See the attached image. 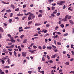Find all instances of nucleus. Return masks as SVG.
Listing matches in <instances>:
<instances>
[{
	"label": "nucleus",
	"mask_w": 74,
	"mask_h": 74,
	"mask_svg": "<svg viewBox=\"0 0 74 74\" xmlns=\"http://www.w3.org/2000/svg\"><path fill=\"white\" fill-rule=\"evenodd\" d=\"M17 40L19 42H21V41H20V39H17Z\"/></svg>",
	"instance_id": "864d4df0"
},
{
	"label": "nucleus",
	"mask_w": 74,
	"mask_h": 74,
	"mask_svg": "<svg viewBox=\"0 0 74 74\" xmlns=\"http://www.w3.org/2000/svg\"><path fill=\"white\" fill-rule=\"evenodd\" d=\"M41 25V24L40 23H36L35 25V26H40V25Z\"/></svg>",
	"instance_id": "39448f33"
},
{
	"label": "nucleus",
	"mask_w": 74,
	"mask_h": 74,
	"mask_svg": "<svg viewBox=\"0 0 74 74\" xmlns=\"http://www.w3.org/2000/svg\"><path fill=\"white\" fill-rule=\"evenodd\" d=\"M51 5H53V6H55V5H56V4H55V3H52Z\"/></svg>",
	"instance_id": "c85d7f7f"
},
{
	"label": "nucleus",
	"mask_w": 74,
	"mask_h": 74,
	"mask_svg": "<svg viewBox=\"0 0 74 74\" xmlns=\"http://www.w3.org/2000/svg\"><path fill=\"white\" fill-rule=\"evenodd\" d=\"M29 52H31V53H34V51L32 50H29Z\"/></svg>",
	"instance_id": "bb28decb"
},
{
	"label": "nucleus",
	"mask_w": 74,
	"mask_h": 74,
	"mask_svg": "<svg viewBox=\"0 0 74 74\" xmlns=\"http://www.w3.org/2000/svg\"><path fill=\"white\" fill-rule=\"evenodd\" d=\"M10 58H8L7 60V62L9 64H10Z\"/></svg>",
	"instance_id": "412c9836"
},
{
	"label": "nucleus",
	"mask_w": 74,
	"mask_h": 74,
	"mask_svg": "<svg viewBox=\"0 0 74 74\" xmlns=\"http://www.w3.org/2000/svg\"><path fill=\"white\" fill-rule=\"evenodd\" d=\"M5 51H6V49H4L3 50V52H5Z\"/></svg>",
	"instance_id": "603ef678"
},
{
	"label": "nucleus",
	"mask_w": 74,
	"mask_h": 74,
	"mask_svg": "<svg viewBox=\"0 0 74 74\" xmlns=\"http://www.w3.org/2000/svg\"><path fill=\"white\" fill-rule=\"evenodd\" d=\"M58 55L57 54H56L55 55L52 56L51 57V58H55L56 56H58Z\"/></svg>",
	"instance_id": "7ed1b4c3"
},
{
	"label": "nucleus",
	"mask_w": 74,
	"mask_h": 74,
	"mask_svg": "<svg viewBox=\"0 0 74 74\" xmlns=\"http://www.w3.org/2000/svg\"><path fill=\"white\" fill-rule=\"evenodd\" d=\"M14 55L15 56H16V52L15 51H14Z\"/></svg>",
	"instance_id": "49530a36"
},
{
	"label": "nucleus",
	"mask_w": 74,
	"mask_h": 74,
	"mask_svg": "<svg viewBox=\"0 0 74 74\" xmlns=\"http://www.w3.org/2000/svg\"><path fill=\"white\" fill-rule=\"evenodd\" d=\"M34 36L35 37H37V36H38V34H35L34 35Z\"/></svg>",
	"instance_id": "393cba45"
},
{
	"label": "nucleus",
	"mask_w": 74,
	"mask_h": 74,
	"mask_svg": "<svg viewBox=\"0 0 74 74\" xmlns=\"http://www.w3.org/2000/svg\"><path fill=\"white\" fill-rule=\"evenodd\" d=\"M27 41V39H25L23 42V43H26Z\"/></svg>",
	"instance_id": "f3484780"
},
{
	"label": "nucleus",
	"mask_w": 74,
	"mask_h": 74,
	"mask_svg": "<svg viewBox=\"0 0 74 74\" xmlns=\"http://www.w3.org/2000/svg\"><path fill=\"white\" fill-rule=\"evenodd\" d=\"M41 73L42 74H44V71H41Z\"/></svg>",
	"instance_id": "3c124183"
},
{
	"label": "nucleus",
	"mask_w": 74,
	"mask_h": 74,
	"mask_svg": "<svg viewBox=\"0 0 74 74\" xmlns=\"http://www.w3.org/2000/svg\"><path fill=\"white\" fill-rule=\"evenodd\" d=\"M12 21V19H10L9 20V22L10 23H11Z\"/></svg>",
	"instance_id": "2f4dec72"
},
{
	"label": "nucleus",
	"mask_w": 74,
	"mask_h": 74,
	"mask_svg": "<svg viewBox=\"0 0 74 74\" xmlns=\"http://www.w3.org/2000/svg\"><path fill=\"white\" fill-rule=\"evenodd\" d=\"M28 73H29V74H32V71H28Z\"/></svg>",
	"instance_id": "f704fd0d"
},
{
	"label": "nucleus",
	"mask_w": 74,
	"mask_h": 74,
	"mask_svg": "<svg viewBox=\"0 0 74 74\" xmlns=\"http://www.w3.org/2000/svg\"><path fill=\"white\" fill-rule=\"evenodd\" d=\"M47 49H50V50H51V49H52V47L51 46H49V47L47 46Z\"/></svg>",
	"instance_id": "1a4fd4ad"
},
{
	"label": "nucleus",
	"mask_w": 74,
	"mask_h": 74,
	"mask_svg": "<svg viewBox=\"0 0 74 74\" xmlns=\"http://www.w3.org/2000/svg\"><path fill=\"white\" fill-rule=\"evenodd\" d=\"M69 17V15H67L66 16H65L64 18H63L62 19V21H64V22H67V18Z\"/></svg>",
	"instance_id": "f257e3e1"
},
{
	"label": "nucleus",
	"mask_w": 74,
	"mask_h": 74,
	"mask_svg": "<svg viewBox=\"0 0 74 74\" xmlns=\"http://www.w3.org/2000/svg\"><path fill=\"white\" fill-rule=\"evenodd\" d=\"M66 64V65H69V62H66L65 63Z\"/></svg>",
	"instance_id": "09e8293b"
},
{
	"label": "nucleus",
	"mask_w": 74,
	"mask_h": 74,
	"mask_svg": "<svg viewBox=\"0 0 74 74\" xmlns=\"http://www.w3.org/2000/svg\"><path fill=\"white\" fill-rule=\"evenodd\" d=\"M44 60H45V58H44V57H43L42 58V61H44Z\"/></svg>",
	"instance_id": "e2e57ef3"
},
{
	"label": "nucleus",
	"mask_w": 74,
	"mask_h": 74,
	"mask_svg": "<svg viewBox=\"0 0 74 74\" xmlns=\"http://www.w3.org/2000/svg\"><path fill=\"white\" fill-rule=\"evenodd\" d=\"M49 24H47L46 25V27H49Z\"/></svg>",
	"instance_id": "bf43d9fd"
},
{
	"label": "nucleus",
	"mask_w": 74,
	"mask_h": 74,
	"mask_svg": "<svg viewBox=\"0 0 74 74\" xmlns=\"http://www.w3.org/2000/svg\"><path fill=\"white\" fill-rule=\"evenodd\" d=\"M12 15H13V14L11 13L10 15V17H12Z\"/></svg>",
	"instance_id": "0e129e2a"
},
{
	"label": "nucleus",
	"mask_w": 74,
	"mask_h": 74,
	"mask_svg": "<svg viewBox=\"0 0 74 74\" xmlns=\"http://www.w3.org/2000/svg\"><path fill=\"white\" fill-rule=\"evenodd\" d=\"M60 26L61 27H62V28L64 27V25L63 24H61L60 25Z\"/></svg>",
	"instance_id": "7c9ffc66"
},
{
	"label": "nucleus",
	"mask_w": 74,
	"mask_h": 74,
	"mask_svg": "<svg viewBox=\"0 0 74 74\" xmlns=\"http://www.w3.org/2000/svg\"><path fill=\"white\" fill-rule=\"evenodd\" d=\"M67 56H68V58H70V56L68 54H67Z\"/></svg>",
	"instance_id": "5fc2aeb1"
},
{
	"label": "nucleus",
	"mask_w": 74,
	"mask_h": 74,
	"mask_svg": "<svg viewBox=\"0 0 74 74\" xmlns=\"http://www.w3.org/2000/svg\"><path fill=\"white\" fill-rule=\"evenodd\" d=\"M41 69V67H38V70H40V69Z\"/></svg>",
	"instance_id": "052dcab7"
},
{
	"label": "nucleus",
	"mask_w": 74,
	"mask_h": 74,
	"mask_svg": "<svg viewBox=\"0 0 74 74\" xmlns=\"http://www.w3.org/2000/svg\"><path fill=\"white\" fill-rule=\"evenodd\" d=\"M51 16H53V17H54V16H55V15H54V14L53 13H52V14H51Z\"/></svg>",
	"instance_id": "13d9d810"
},
{
	"label": "nucleus",
	"mask_w": 74,
	"mask_h": 74,
	"mask_svg": "<svg viewBox=\"0 0 74 74\" xmlns=\"http://www.w3.org/2000/svg\"><path fill=\"white\" fill-rule=\"evenodd\" d=\"M69 22L71 24V25H73L74 23H73V21L71 20H70L69 21Z\"/></svg>",
	"instance_id": "423d86ee"
},
{
	"label": "nucleus",
	"mask_w": 74,
	"mask_h": 74,
	"mask_svg": "<svg viewBox=\"0 0 74 74\" xmlns=\"http://www.w3.org/2000/svg\"><path fill=\"white\" fill-rule=\"evenodd\" d=\"M38 49H42V47H41V46H38Z\"/></svg>",
	"instance_id": "72a5a7b5"
},
{
	"label": "nucleus",
	"mask_w": 74,
	"mask_h": 74,
	"mask_svg": "<svg viewBox=\"0 0 74 74\" xmlns=\"http://www.w3.org/2000/svg\"><path fill=\"white\" fill-rule=\"evenodd\" d=\"M57 44L59 45H61V43L60 42H57Z\"/></svg>",
	"instance_id": "de8ad7c7"
},
{
	"label": "nucleus",
	"mask_w": 74,
	"mask_h": 74,
	"mask_svg": "<svg viewBox=\"0 0 74 74\" xmlns=\"http://www.w3.org/2000/svg\"><path fill=\"white\" fill-rule=\"evenodd\" d=\"M9 53H10V55L11 56H12V52H11V51H9Z\"/></svg>",
	"instance_id": "473e14b6"
},
{
	"label": "nucleus",
	"mask_w": 74,
	"mask_h": 74,
	"mask_svg": "<svg viewBox=\"0 0 74 74\" xmlns=\"http://www.w3.org/2000/svg\"><path fill=\"white\" fill-rule=\"evenodd\" d=\"M8 36L9 37H11V35L10 34H8Z\"/></svg>",
	"instance_id": "79ce46f5"
},
{
	"label": "nucleus",
	"mask_w": 74,
	"mask_h": 74,
	"mask_svg": "<svg viewBox=\"0 0 74 74\" xmlns=\"http://www.w3.org/2000/svg\"><path fill=\"white\" fill-rule=\"evenodd\" d=\"M22 56L24 57H25L26 56V52H23L22 53Z\"/></svg>",
	"instance_id": "f03ea898"
},
{
	"label": "nucleus",
	"mask_w": 74,
	"mask_h": 74,
	"mask_svg": "<svg viewBox=\"0 0 74 74\" xmlns=\"http://www.w3.org/2000/svg\"><path fill=\"white\" fill-rule=\"evenodd\" d=\"M38 16L39 18H41V17H42V14H39L38 15Z\"/></svg>",
	"instance_id": "ddd939ff"
},
{
	"label": "nucleus",
	"mask_w": 74,
	"mask_h": 74,
	"mask_svg": "<svg viewBox=\"0 0 74 74\" xmlns=\"http://www.w3.org/2000/svg\"><path fill=\"white\" fill-rule=\"evenodd\" d=\"M0 30L1 31V32H3V28H0Z\"/></svg>",
	"instance_id": "e433bc0d"
},
{
	"label": "nucleus",
	"mask_w": 74,
	"mask_h": 74,
	"mask_svg": "<svg viewBox=\"0 0 74 74\" xmlns=\"http://www.w3.org/2000/svg\"><path fill=\"white\" fill-rule=\"evenodd\" d=\"M1 62H2V64H4L5 62H4V60H1Z\"/></svg>",
	"instance_id": "ea45409f"
},
{
	"label": "nucleus",
	"mask_w": 74,
	"mask_h": 74,
	"mask_svg": "<svg viewBox=\"0 0 74 74\" xmlns=\"http://www.w3.org/2000/svg\"><path fill=\"white\" fill-rule=\"evenodd\" d=\"M11 48H14V45H12L11 46H10Z\"/></svg>",
	"instance_id": "c9c22d12"
},
{
	"label": "nucleus",
	"mask_w": 74,
	"mask_h": 74,
	"mask_svg": "<svg viewBox=\"0 0 74 74\" xmlns=\"http://www.w3.org/2000/svg\"><path fill=\"white\" fill-rule=\"evenodd\" d=\"M71 53H72V55H74V51H71Z\"/></svg>",
	"instance_id": "4d7b16f0"
},
{
	"label": "nucleus",
	"mask_w": 74,
	"mask_h": 74,
	"mask_svg": "<svg viewBox=\"0 0 74 74\" xmlns=\"http://www.w3.org/2000/svg\"><path fill=\"white\" fill-rule=\"evenodd\" d=\"M59 28V27L58 26H56L55 28V30H57Z\"/></svg>",
	"instance_id": "338daca9"
},
{
	"label": "nucleus",
	"mask_w": 74,
	"mask_h": 74,
	"mask_svg": "<svg viewBox=\"0 0 74 74\" xmlns=\"http://www.w3.org/2000/svg\"><path fill=\"white\" fill-rule=\"evenodd\" d=\"M23 14H17V16H23Z\"/></svg>",
	"instance_id": "9b49d317"
},
{
	"label": "nucleus",
	"mask_w": 74,
	"mask_h": 74,
	"mask_svg": "<svg viewBox=\"0 0 74 74\" xmlns=\"http://www.w3.org/2000/svg\"><path fill=\"white\" fill-rule=\"evenodd\" d=\"M10 7L13 8V9H14V8H15V6H14V5L13 4H12L10 5Z\"/></svg>",
	"instance_id": "0eeeda50"
},
{
	"label": "nucleus",
	"mask_w": 74,
	"mask_h": 74,
	"mask_svg": "<svg viewBox=\"0 0 74 74\" xmlns=\"http://www.w3.org/2000/svg\"><path fill=\"white\" fill-rule=\"evenodd\" d=\"M49 1L50 3H51V2H52L53 1V0H47Z\"/></svg>",
	"instance_id": "4be33fe9"
},
{
	"label": "nucleus",
	"mask_w": 74,
	"mask_h": 74,
	"mask_svg": "<svg viewBox=\"0 0 74 74\" xmlns=\"http://www.w3.org/2000/svg\"><path fill=\"white\" fill-rule=\"evenodd\" d=\"M39 12L40 13H42V10H39Z\"/></svg>",
	"instance_id": "a19ab883"
},
{
	"label": "nucleus",
	"mask_w": 74,
	"mask_h": 74,
	"mask_svg": "<svg viewBox=\"0 0 74 74\" xmlns=\"http://www.w3.org/2000/svg\"><path fill=\"white\" fill-rule=\"evenodd\" d=\"M6 48H7L8 49H10L11 48L10 46V47L6 46Z\"/></svg>",
	"instance_id": "c03bdc74"
},
{
	"label": "nucleus",
	"mask_w": 74,
	"mask_h": 74,
	"mask_svg": "<svg viewBox=\"0 0 74 74\" xmlns=\"http://www.w3.org/2000/svg\"><path fill=\"white\" fill-rule=\"evenodd\" d=\"M53 51H54L55 52H58V49H53Z\"/></svg>",
	"instance_id": "680f3d73"
},
{
	"label": "nucleus",
	"mask_w": 74,
	"mask_h": 74,
	"mask_svg": "<svg viewBox=\"0 0 74 74\" xmlns=\"http://www.w3.org/2000/svg\"><path fill=\"white\" fill-rule=\"evenodd\" d=\"M34 18H35V16L34 15H33L32 16V19H34Z\"/></svg>",
	"instance_id": "6e6d98bb"
},
{
	"label": "nucleus",
	"mask_w": 74,
	"mask_h": 74,
	"mask_svg": "<svg viewBox=\"0 0 74 74\" xmlns=\"http://www.w3.org/2000/svg\"><path fill=\"white\" fill-rule=\"evenodd\" d=\"M30 12H28L27 13V14L25 13L24 15H26V16H27V15L30 14Z\"/></svg>",
	"instance_id": "4468645a"
},
{
	"label": "nucleus",
	"mask_w": 74,
	"mask_h": 74,
	"mask_svg": "<svg viewBox=\"0 0 74 74\" xmlns=\"http://www.w3.org/2000/svg\"><path fill=\"white\" fill-rule=\"evenodd\" d=\"M60 12L57 13L56 14V15L58 16H59V15H60Z\"/></svg>",
	"instance_id": "5701e85b"
},
{
	"label": "nucleus",
	"mask_w": 74,
	"mask_h": 74,
	"mask_svg": "<svg viewBox=\"0 0 74 74\" xmlns=\"http://www.w3.org/2000/svg\"><path fill=\"white\" fill-rule=\"evenodd\" d=\"M58 37V35H56V36H52L53 38H57V37Z\"/></svg>",
	"instance_id": "f8f14e48"
},
{
	"label": "nucleus",
	"mask_w": 74,
	"mask_h": 74,
	"mask_svg": "<svg viewBox=\"0 0 74 74\" xmlns=\"http://www.w3.org/2000/svg\"><path fill=\"white\" fill-rule=\"evenodd\" d=\"M68 33H66V34H63V36H68Z\"/></svg>",
	"instance_id": "6ab92c4d"
},
{
	"label": "nucleus",
	"mask_w": 74,
	"mask_h": 74,
	"mask_svg": "<svg viewBox=\"0 0 74 74\" xmlns=\"http://www.w3.org/2000/svg\"><path fill=\"white\" fill-rule=\"evenodd\" d=\"M24 37V35H22L20 36V38H21V39H22V38Z\"/></svg>",
	"instance_id": "b1692460"
},
{
	"label": "nucleus",
	"mask_w": 74,
	"mask_h": 74,
	"mask_svg": "<svg viewBox=\"0 0 74 74\" xmlns=\"http://www.w3.org/2000/svg\"><path fill=\"white\" fill-rule=\"evenodd\" d=\"M47 58L48 59V60H49L50 59V57L48 55H47Z\"/></svg>",
	"instance_id": "aec40b11"
},
{
	"label": "nucleus",
	"mask_w": 74,
	"mask_h": 74,
	"mask_svg": "<svg viewBox=\"0 0 74 74\" xmlns=\"http://www.w3.org/2000/svg\"><path fill=\"white\" fill-rule=\"evenodd\" d=\"M48 62L49 63H53V61L52 60H49L48 61Z\"/></svg>",
	"instance_id": "2eb2a0df"
},
{
	"label": "nucleus",
	"mask_w": 74,
	"mask_h": 74,
	"mask_svg": "<svg viewBox=\"0 0 74 74\" xmlns=\"http://www.w3.org/2000/svg\"><path fill=\"white\" fill-rule=\"evenodd\" d=\"M55 8V7L52 6V10H53Z\"/></svg>",
	"instance_id": "8fccbe9b"
},
{
	"label": "nucleus",
	"mask_w": 74,
	"mask_h": 74,
	"mask_svg": "<svg viewBox=\"0 0 74 74\" xmlns=\"http://www.w3.org/2000/svg\"><path fill=\"white\" fill-rule=\"evenodd\" d=\"M33 47L34 49H36V48H37V46H33Z\"/></svg>",
	"instance_id": "58836bf2"
},
{
	"label": "nucleus",
	"mask_w": 74,
	"mask_h": 74,
	"mask_svg": "<svg viewBox=\"0 0 74 74\" xmlns=\"http://www.w3.org/2000/svg\"><path fill=\"white\" fill-rule=\"evenodd\" d=\"M32 21H29L28 23V25H30V24H32Z\"/></svg>",
	"instance_id": "a878e982"
},
{
	"label": "nucleus",
	"mask_w": 74,
	"mask_h": 74,
	"mask_svg": "<svg viewBox=\"0 0 74 74\" xmlns=\"http://www.w3.org/2000/svg\"><path fill=\"white\" fill-rule=\"evenodd\" d=\"M10 41L12 42H13V43H14L15 42V40L14 39H13V40H10Z\"/></svg>",
	"instance_id": "9d476101"
},
{
	"label": "nucleus",
	"mask_w": 74,
	"mask_h": 74,
	"mask_svg": "<svg viewBox=\"0 0 74 74\" xmlns=\"http://www.w3.org/2000/svg\"><path fill=\"white\" fill-rule=\"evenodd\" d=\"M6 12H11V10H10V9H9V10H6Z\"/></svg>",
	"instance_id": "dca6fc26"
},
{
	"label": "nucleus",
	"mask_w": 74,
	"mask_h": 74,
	"mask_svg": "<svg viewBox=\"0 0 74 74\" xmlns=\"http://www.w3.org/2000/svg\"><path fill=\"white\" fill-rule=\"evenodd\" d=\"M73 46L74 45H71V48H73Z\"/></svg>",
	"instance_id": "774afa93"
},
{
	"label": "nucleus",
	"mask_w": 74,
	"mask_h": 74,
	"mask_svg": "<svg viewBox=\"0 0 74 74\" xmlns=\"http://www.w3.org/2000/svg\"><path fill=\"white\" fill-rule=\"evenodd\" d=\"M42 48H43V49H45V48H46V47H45V45L43 46L42 47Z\"/></svg>",
	"instance_id": "c756f323"
},
{
	"label": "nucleus",
	"mask_w": 74,
	"mask_h": 74,
	"mask_svg": "<svg viewBox=\"0 0 74 74\" xmlns=\"http://www.w3.org/2000/svg\"><path fill=\"white\" fill-rule=\"evenodd\" d=\"M10 66H5L4 67V68H8V69H9V68H10Z\"/></svg>",
	"instance_id": "cd10ccee"
},
{
	"label": "nucleus",
	"mask_w": 74,
	"mask_h": 74,
	"mask_svg": "<svg viewBox=\"0 0 74 74\" xmlns=\"http://www.w3.org/2000/svg\"><path fill=\"white\" fill-rule=\"evenodd\" d=\"M32 19V17H28V20H30Z\"/></svg>",
	"instance_id": "69168bd1"
},
{
	"label": "nucleus",
	"mask_w": 74,
	"mask_h": 74,
	"mask_svg": "<svg viewBox=\"0 0 74 74\" xmlns=\"http://www.w3.org/2000/svg\"><path fill=\"white\" fill-rule=\"evenodd\" d=\"M71 7H69L68 9V10H69V11H72V10L71 9Z\"/></svg>",
	"instance_id": "a211bd4d"
},
{
	"label": "nucleus",
	"mask_w": 74,
	"mask_h": 74,
	"mask_svg": "<svg viewBox=\"0 0 74 74\" xmlns=\"http://www.w3.org/2000/svg\"><path fill=\"white\" fill-rule=\"evenodd\" d=\"M65 2L64 1H61L59 3V5H62L63 4V3H64Z\"/></svg>",
	"instance_id": "20e7f679"
},
{
	"label": "nucleus",
	"mask_w": 74,
	"mask_h": 74,
	"mask_svg": "<svg viewBox=\"0 0 74 74\" xmlns=\"http://www.w3.org/2000/svg\"><path fill=\"white\" fill-rule=\"evenodd\" d=\"M0 74H4V72H3L1 69H0Z\"/></svg>",
	"instance_id": "6e6552de"
},
{
	"label": "nucleus",
	"mask_w": 74,
	"mask_h": 74,
	"mask_svg": "<svg viewBox=\"0 0 74 74\" xmlns=\"http://www.w3.org/2000/svg\"><path fill=\"white\" fill-rule=\"evenodd\" d=\"M19 9L18 8H17L15 10V11H19Z\"/></svg>",
	"instance_id": "37998d69"
},
{
	"label": "nucleus",
	"mask_w": 74,
	"mask_h": 74,
	"mask_svg": "<svg viewBox=\"0 0 74 74\" xmlns=\"http://www.w3.org/2000/svg\"><path fill=\"white\" fill-rule=\"evenodd\" d=\"M26 18V16H24L22 18V20H25V18Z\"/></svg>",
	"instance_id": "4c0bfd02"
},
{
	"label": "nucleus",
	"mask_w": 74,
	"mask_h": 74,
	"mask_svg": "<svg viewBox=\"0 0 74 74\" xmlns=\"http://www.w3.org/2000/svg\"><path fill=\"white\" fill-rule=\"evenodd\" d=\"M51 68L52 69H56V67L55 66H54L51 67Z\"/></svg>",
	"instance_id": "a18cd8bd"
}]
</instances>
